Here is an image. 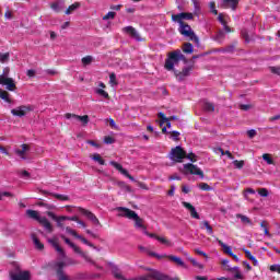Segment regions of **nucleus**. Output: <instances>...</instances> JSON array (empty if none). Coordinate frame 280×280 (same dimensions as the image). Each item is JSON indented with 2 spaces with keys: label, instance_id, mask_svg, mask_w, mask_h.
I'll return each instance as SVG.
<instances>
[{
  "label": "nucleus",
  "instance_id": "f257e3e1",
  "mask_svg": "<svg viewBox=\"0 0 280 280\" xmlns=\"http://www.w3.org/2000/svg\"><path fill=\"white\" fill-rule=\"evenodd\" d=\"M180 60H185V55H183L179 49L168 52L167 58L165 59L164 69H166V71L175 72L176 70L174 67H178Z\"/></svg>",
  "mask_w": 280,
  "mask_h": 280
},
{
  "label": "nucleus",
  "instance_id": "f03ea898",
  "mask_svg": "<svg viewBox=\"0 0 280 280\" xmlns=\"http://www.w3.org/2000/svg\"><path fill=\"white\" fill-rule=\"evenodd\" d=\"M0 84L7 86V91H16V83H14V79L10 78L9 67H5L2 74H0Z\"/></svg>",
  "mask_w": 280,
  "mask_h": 280
},
{
  "label": "nucleus",
  "instance_id": "7ed1b4c3",
  "mask_svg": "<svg viewBox=\"0 0 280 280\" xmlns=\"http://www.w3.org/2000/svg\"><path fill=\"white\" fill-rule=\"evenodd\" d=\"M11 280H30V271H22L19 264H13V270L10 271Z\"/></svg>",
  "mask_w": 280,
  "mask_h": 280
},
{
  "label": "nucleus",
  "instance_id": "20e7f679",
  "mask_svg": "<svg viewBox=\"0 0 280 280\" xmlns=\"http://www.w3.org/2000/svg\"><path fill=\"white\" fill-rule=\"evenodd\" d=\"M179 34H182V36H185L186 38H189L190 40H194V43H199L198 36H196V34L194 33L191 26L185 24V22L179 23Z\"/></svg>",
  "mask_w": 280,
  "mask_h": 280
},
{
  "label": "nucleus",
  "instance_id": "39448f33",
  "mask_svg": "<svg viewBox=\"0 0 280 280\" xmlns=\"http://www.w3.org/2000/svg\"><path fill=\"white\" fill-rule=\"evenodd\" d=\"M187 156V152L183 150L180 147H175L171 150L170 159L171 161H175V163H183V159Z\"/></svg>",
  "mask_w": 280,
  "mask_h": 280
},
{
  "label": "nucleus",
  "instance_id": "423d86ee",
  "mask_svg": "<svg viewBox=\"0 0 280 280\" xmlns=\"http://www.w3.org/2000/svg\"><path fill=\"white\" fill-rule=\"evenodd\" d=\"M65 266H67V264L62 260L56 261L52 265L54 270L57 272L58 280H69V276L65 275Z\"/></svg>",
  "mask_w": 280,
  "mask_h": 280
},
{
  "label": "nucleus",
  "instance_id": "0eeeda50",
  "mask_svg": "<svg viewBox=\"0 0 280 280\" xmlns=\"http://www.w3.org/2000/svg\"><path fill=\"white\" fill-rule=\"evenodd\" d=\"M32 110H34V106L21 105L16 108H13L11 110V115H13V117H25V115H27V113H32Z\"/></svg>",
  "mask_w": 280,
  "mask_h": 280
},
{
  "label": "nucleus",
  "instance_id": "6e6552de",
  "mask_svg": "<svg viewBox=\"0 0 280 280\" xmlns=\"http://www.w3.org/2000/svg\"><path fill=\"white\" fill-rule=\"evenodd\" d=\"M184 174H191L205 178V173H202V170L191 163L184 164Z\"/></svg>",
  "mask_w": 280,
  "mask_h": 280
},
{
  "label": "nucleus",
  "instance_id": "1a4fd4ad",
  "mask_svg": "<svg viewBox=\"0 0 280 280\" xmlns=\"http://www.w3.org/2000/svg\"><path fill=\"white\" fill-rule=\"evenodd\" d=\"M49 218H51L52 220H55V222H57V226H59L60 229H62V222H65V220H70L71 222H79L80 219H78V217H56V214H54V212H48Z\"/></svg>",
  "mask_w": 280,
  "mask_h": 280
},
{
  "label": "nucleus",
  "instance_id": "9d476101",
  "mask_svg": "<svg viewBox=\"0 0 280 280\" xmlns=\"http://www.w3.org/2000/svg\"><path fill=\"white\" fill-rule=\"evenodd\" d=\"M116 211H118V215L120 218H127L128 220H132V218H137V212H135V210H130L125 207H118L116 208Z\"/></svg>",
  "mask_w": 280,
  "mask_h": 280
},
{
  "label": "nucleus",
  "instance_id": "9b49d317",
  "mask_svg": "<svg viewBox=\"0 0 280 280\" xmlns=\"http://www.w3.org/2000/svg\"><path fill=\"white\" fill-rule=\"evenodd\" d=\"M194 19V13H178V14H174L172 15V21H174L175 23H183V21H191Z\"/></svg>",
  "mask_w": 280,
  "mask_h": 280
},
{
  "label": "nucleus",
  "instance_id": "f8f14e48",
  "mask_svg": "<svg viewBox=\"0 0 280 280\" xmlns=\"http://www.w3.org/2000/svg\"><path fill=\"white\" fill-rule=\"evenodd\" d=\"M109 165H112L113 167H115V170L120 172V174H122V176H126V178H129V180H132L135 183V177H132V175H130V173H128L126 171V168H124V166H121V164H119L115 161H112V162H109Z\"/></svg>",
  "mask_w": 280,
  "mask_h": 280
},
{
  "label": "nucleus",
  "instance_id": "ddd939ff",
  "mask_svg": "<svg viewBox=\"0 0 280 280\" xmlns=\"http://www.w3.org/2000/svg\"><path fill=\"white\" fill-rule=\"evenodd\" d=\"M124 34H127L131 38H135V40H141V36L139 35V32L132 26H126L122 28Z\"/></svg>",
  "mask_w": 280,
  "mask_h": 280
},
{
  "label": "nucleus",
  "instance_id": "4468645a",
  "mask_svg": "<svg viewBox=\"0 0 280 280\" xmlns=\"http://www.w3.org/2000/svg\"><path fill=\"white\" fill-rule=\"evenodd\" d=\"M183 207L189 211L190 217L194 218V220H200V214L198 211H196V207L191 206V203L184 201L182 202Z\"/></svg>",
  "mask_w": 280,
  "mask_h": 280
},
{
  "label": "nucleus",
  "instance_id": "2eb2a0df",
  "mask_svg": "<svg viewBox=\"0 0 280 280\" xmlns=\"http://www.w3.org/2000/svg\"><path fill=\"white\" fill-rule=\"evenodd\" d=\"M22 149H14V153L22 159V161L27 160V152H30V145L28 144H22Z\"/></svg>",
  "mask_w": 280,
  "mask_h": 280
},
{
  "label": "nucleus",
  "instance_id": "dca6fc26",
  "mask_svg": "<svg viewBox=\"0 0 280 280\" xmlns=\"http://www.w3.org/2000/svg\"><path fill=\"white\" fill-rule=\"evenodd\" d=\"M71 118L78 119V121H81L82 126H86V125L89 124V121H90L89 115L78 116V115H75V114H69V113H67V114H66V119H71Z\"/></svg>",
  "mask_w": 280,
  "mask_h": 280
},
{
  "label": "nucleus",
  "instance_id": "f3484780",
  "mask_svg": "<svg viewBox=\"0 0 280 280\" xmlns=\"http://www.w3.org/2000/svg\"><path fill=\"white\" fill-rule=\"evenodd\" d=\"M48 242L55 248V250H57V253L60 255V257L62 259H65V257H67L65 249H62V247H60V244H58V241L56 238H49Z\"/></svg>",
  "mask_w": 280,
  "mask_h": 280
},
{
  "label": "nucleus",
  "instance_id": "a211bd4d",
  "mask_svg": "<svg viewBox=\"0 0 280 280\" xmlns=\"http://www.w3.org/2000/svg\"><path fill=\"white\" fill-rule=\"evenodd\" d=\"M80 213L82 215H85V218L88 220H91V222H93V224H100V220H97V217H95V214H93V212H91V211H89V210H86L84 208H81L80 209Z\"/></svg>",
  "mask_w": 280,
  "mask_h": 280
},
{
  "label": "nucleus",
  "instance_id": "6ab92c4d",
  "mask_svg": "<svg viewBox=\"0 0 280 280\" xmlns=\"http://www.w3.org/2000/svg\"><path fill=\"white\" fill-rule=\"evenodd\" d=\"M177 80L179 82H183V80H185V78L189 77V74L191 73V67H186L183 69V71L178 72V71H175L174 72Z\"/></svg>",
  "mask_w": 280,
  "mask_h": 280
},
{
  "label": "nucleus",
  "instance_id": "aec40b11",
  "mask_svg": "<svg viewBox=\"0 0 280 280\" xmlns=\"http://www.w3.org/2000/svg\"><path fill=\"white\" fill-rule=\"evenodd\" d=\"M225 270H228V272H234V279H244L242 271H240V267L228 266L225 267Z\"/></svg>",
  "mask_w": 280,
  "mask_h": 280
},
{
  "label": "nucleus",
  "instance_id": "412c9836",
  "mask_svg": "<svg viewBox=\"0 0 280 280\" xmlns=\"http://www.w3.org/2000/svg\"><path fill=\"white\" fill-rule=\"evenodd\" d=\"M51 10H54V12H62V10H65V1L63 0H59L57 2H52L50 4Z\"/></svg>",
  "mask_w": 280,
  "mask_h": 280
},
{
  "label": "nucleus",
  "instance_id": "4be33fe9",
  "mask_svg": "<svg viewBox=\"0 0 280 280\" xmlns=\"http://www.w3.org/2000/svg\"><path fill=\"white\" fill-rule=\"evenodd\" d=\"M39 224H42L44 226V229H46V231H48L49 233H51V231H54V228L51 226V223L49 222V220L47 219V217H42L39 219Z\"/></svg>",
  "mask_w": 280,
  "mask_h": 280
},
{
  "label": "nucleus",
  "instance_id": "5701e85b",
  "mask_svg": "<svg viewBox=\"0 0 280 280\" xmlns=\"http://www.w3.org/2000/svg\"><path fill=\"white\" fill-rule=\"evenodd\" d=\"M151 277H154L155 280H180L178 278H170L167 275L160 272H153Z\"/></svg>",
  "mask_w": 280,
  "mask_h": 280
},
{
  "label": "nucleus",
  "instance_id": "b1692460",
  "mask_svg": "<svg viewBox=\"0 0 280 280\" xmlns=\"http://www.w3.org/2000/svg\"><path fill=\"white\" fill-rule=\"evenodd\" d=\"M60 237L66 244H68V246H70V248L74 250V253H80V247H78L73 242H71V240L65 236V234H61Z\"/></svg>",
  "mask_w": 280,
  "mask_h": 280
},
{
  "label": "nucleus",
  "instance_id": "393cba45",
  "mask_svg": "<svg viewBox=\"0 0 280 280\" xmlns=\"http://www.w3.org/2000/svg\"><path fill=\"white\" fill-rule=\"evenodd\" d=\"M223 5H225V8H231V10H237L240 0H223Z\"/></svg>",
  "mask_w": 280,
  "mask_h": 280
},
{
  "label": "nucleus",
  "instance_id": "a878e982",
  "mask_svg": "<svg viewBox=\"0 0 280 280\" xmlns=\"http://www.w3.org/2000/svg\"><path fill=\"white\" fill-rule=\"evenodd\" d=\"M0 100H3V102H7V104H14V101L10 98V93L2 89H0Z\"/></svg>",
  "mask_w": 280,
  "mask_h": 280
},
{
  "label": "nucleus",
  "instance_id": "bb28decb",
  "mask_svg": "<svg viewBox=\"0 0 280 280\" xmlns=\"http://www.w3.org/2000/svg\"><path fill=\"white\" fill-rule=\"evenodd\" d=\"M217 242L223 248V253H225V255H229L230 257L233 255V249L231 248V246L224 244V242L218 238H217Z\"/></svg>",
  "mask_w": 280,
  "mask_h": 280
},
{
  "label": "nucleus",
  "instance_id": "cd10ccee",
  "mask_svg": "<svg viewBox=\"0 0 280 280\" xmlns=\"http://www.w3.org/2000/svg\"><path fill=\"white\" fill-rule=\"evenodd\" d=\"M139 250L141 253H145L147 255H149L150 257H156L158 259H161L163 256L154 253V252H150V249H148V247H143V246H139Z\"/></svg>",
  "mask_w": 280,
  "mask_h": 280
},
{
  "label": "nucleus",
  "instance_id": "c85d7f7f",
  "mask_svg": "<svg viewBox=\"0 0 280 280\" xmlns=\"http://www.w3.org/2000/svg\"><path fill=\"white\" fill-rule=\"evenodd\" d=\"M90 159H92V161H94V163H97V165H104L106 163V161H104L102 159V155H100L98 153H94V154L90 155Z\"/></svg>",
  "mask_w": 280,
  "mask_h": 280
},
{
  "label": "nucleus",
  "instance_id": "c756f323",
  "mask_svg": "<svg viewBox=\"0 0 280 280\" xmlns=\"http://www.w3.org/2000/svg\"><path fill=\"white\" fill-rule=\"evenodd\" d=\"M168 259L177 264V266H182V268H187V265H185V261H183V259L178 256H168Z\"/></svg>",
  "mask_w": 280,
  "mask_h": 280
},
{
  "label": "nucleus",
  "instance_id": "7c9ffc66",
  "mask_svg": "<svg viewBox=\"0 0 280 280\" xmlns=\"http://www.w3.org/2000/svg\"><path fill=\"white\" fill-rule=\"evenodd\" d=\"M26 215H28V218H32V220H36L37 222H39L43 218L38 215V211L35 210H26Z\"/></svg>",
  "mask_w": 280,
  "mask_h": 280
},
{
  "label": "nucleus",
  "instance_id": "2f4dec72",
  "mask_svg": "<svg viewBox=\"0 0 280 280\" xmlns=\"http://www.w3.org/2000/svg\"><path fill=\"white\" fill-rule=\"evenodd\" d=\"M200 226L201 229H206L208 235H213V228L209 224V221H202Z\"/></svg>",
  "mask_w": 280,
  "mask_h": 280
},
{
  "label": "nucleus",
  "instance_id": "473e14b6",
  "mask_svg": "<svg viewBox=\"0 0 280 280\" xmlns=\"http://www.w3.org/2000/svg\"><path fill=\"white\" fill-rule=\"evenodd\" d=\"M236 218L241 220L242 224H248L249 226H253V221L248 217L244 214H236Z\"/></svg>",
  "mask_w": 280,
  "mask_h": 280
},
{
  "label": "nucleus",
  "instance_id": "72a5a7b5",
  "mask_svg": "<svg viewBox=\"0 0 280 280\" xmlns=\"http://www.w3.org/2000/svg\"><path fill=\"white\" fill-rule=\"evenodd\" d=\"M32 240L38 250H43L45 248V245H43V243H40V240H38V237H36V234L32 235Z\"/></svg>",
  "mask_w": 280,
  "mask_h": 280
},
{
  "label": "nucleus",
  "instance_id": "f704fd0d",
  "mask_svg": "<svg viewBox=\"0 0 280 280\" xmlns=\"http://www.w3.org/2000/svg\"><path fill=\"white\" fill-rule=\"evenodd\" d=\"M131 220L135 221V226L136 229H143L144 225H143V219L139 218V214H136L135 218H132Z\"/></svg>",
  "mask_w": 280,
  "mask_h": 280
},
{
  "label": "nucleus",
  "instance_id": "c9c22d12",
  "mask_svg": "<svg viewBox=\"0 0 280 280\" xmlns=\"http://www.w3.org/2000/svg\"><path fill=\"white\" fill-rule=\"evenodd\" d=\"M80 8V2H74L73 4H71L70 7H68V9L66 10V14H73V12H75V10H78Z\"/></svg>",
  "mask_w": 280,
  "mask_h": 280
},
{
  "label": "nucleus",
  "instance_id": "e433bc0d",
  "mask_svg": "<svg viewBox=\"0 0 280 280\" xmlns=\"http://www.w3.org/2000/svg\"><path fill=\"white\" fill-rule=\"evenodd\" d=\"M203 109L207 113H213V110H215V105H213V103L205 102L203 103Z\"/></svg>",
  "mask_w": 280,
  "mask_h": 280
},
{
  "label": "nucleus",
  "instance_id": "4c0bfd02",
  "mask_svg": "<svg viewBox=\"0 0 280 280\" xmlns=\"http://www.w3.org/2000/svg\"><path fill=\"white\" fill-rule=\"evenodd\" d=\"M77 253L81 255V257L84 258V260L88 261V264L95 265V261H93V258L86 255V253H83L82 249H80V252H77Z\"/></svg>",
  "mask_w": 280,
  "mask_h": 280
},
{
  "label": "nucleus",
  "instance_id": "58836bf2",
  "mask_svg": "<svg viewBox=\"0 0 280 280\" xmlns=\"http://www.w3.org/2000/svg\"><path fill=\"white\" fill-rule=\"evenodd\" d=\"M215 153L221 154V156H224V154H226V156H229L231 160H233V154L231 153V151L224 152V149L218 148V149H215Z\"/></svg>",
  "mask_w": 280,
  "mask_h": 280
},
{
  "label": "nucleus",
  "instance_id": "ea45409f",
  "mask_svg": "<svg viewBox=\"0 0 280 280\" xmlns=\"http://www.w3.org/2000/svg\"><path fill=\"white\" fill-rule=\"evenodd\" d=\"M191 3L194 5V14H196V16H198V14H200V2H198V0H191Z\"/></svg>",
  "mask_w": 280,
  "mask_h": 280
},
{
  "label": "nucleus",
  "instance_id": "a19ab883",
  "mask_svg": "<svg viewBox=\"0 0 280 280\" xmlns=\"http://www.w3.org/2000/svg\"><path fill=\"white\" fill-rule=\"evenodd\" d=\"M183 51L184 54H194V45L191 43L184 44Z\"/></svg>",
  "mask_w": 280,
  "mask_h": 280
},
{
  "label": "nucleus",
  "instance_id": "79ce46f5",
  "mask_svg": "<svg viewBox=\"0 0 280 280\" xmlns=\"http://www.w3.org/2000/svg\"><path fill=\"white\" fill-rule=\"evenodd\" d=\"M83 67H89L93 62V56H85L81 59Z\"/></svg>",
  "mask_w": 280,
  "mask_h": 280
},
{
  "label": "nucleus",
  "instance_id": "37998d69",
  "mask_svg": "<svg viewBox=\"0 0 280 280\" xmlns=\"http://www.w3.org/2000/svg\"><path fill=\"white\" fill-rule=\"evenodd\" d=\"M225 36L224 31H219L214 37V40H217V43H222Z\"/></svg>",
  "mask_w": 280,
  "mask_h": 280
},
{
  "label": "nucleus",
  "instance_id": "c03bdc74",
  "mask_svg": "<svg viewBox=\"0 0 280 280\" xmlns=\"http://www.w3.org/2000/svg\"><path fill=\"white\" fill-rule=\"evenodd\" d=\"M222 54H233L235 51V44L226 46L225 48L221 49Z\"/></svg>",
  "mask_w": 280,
  "mask_h": 280
},
{
  "label": "nucleus",
  "instance_id": "a18cd8bd",
  "mask_svg": "<svg viewBox=\"0 0 280 280\" xmlns=\"http://www.w3.org/2000/svg\"><path fill=\"white\" fill-rule=\"evenodd\" d=\"M262 161H266L267 165H275V161L270 158V154L264 153Z\"/></svg>",
  "mask_w": 280,
  "mask_h": 280
},
{
  "label": "nucleus",
  "instance_id": "49530a36",
  "mask_svg": "<svg viewBox=\"0 0 280 280\" xmlns=\"http://www.w3.org/2000/svg\"><path fill=\"white\" fill-rule=\"evenodd\" d=\"M10 61V52L1 54L0 55V62L5 65V62Z\"/></svg>",
  "mask_w": 280,
  "mask_h": 280
},
{
  "label": "nucleus",
  "instance_id": "de8ad7c7",
  "mask_svg": "<svg viewBox=\"0 0 280 280\" xmlns=\"http://www.w3.org/2000/svg\"><path fill=\"white\" fill-rule=\"evenodd\" d=\"M155 240H158V242L161 244H165V246H172V242L167 241V238L163 236H155Z\"/></svg>",
  "mask_w": 280,
  "mask_h": 280
},
{
  "label": "nucleus",
  "instance_id": "09e8293b",
  "mask_svg": "<svg viewBox=\"0 0 280 280\" xmlns=\"http://www.w3.org/2000/svg\"><path fill=\"white\" fill-rule=\"evenodd\" d=\"M109 84L110 86H117V75L115 73L109 74Z\"/></svg>",
  "mask_w": 280,
  "mask_h": 280
},
{
  "label": "nucleus",
  "instance_id": "8fccbe9b",
  "mask_svg": "<svg viewBox=\"0 0 280 280\" xmlns=\"http://www.w3.org/2000/svg\"><path fill=\"white\" fill-rule=\"evenodd\" d=\"M86 143L89 145H92V148H95L96 150H100V148H102V144L97 143L95 140H88Z\"/></svg>",
  "mask_w": 280,
  "mask_h": 280
},
{
  "label": "nucleus",
  "instance_id": "3c124183",
  "mask_svg": "<svg viewBox=\"0 0 280 280\" xmlns=\"http://www.w3.org/2000/svg\"><path fill=\"white\" fill-rule=\"evenodd\" d=\"M199 189H202V191H211V186L207 183L199 184Z\"/></svg>",
  "mask_w": 280,
  "mask_h": 280
},
{
  "label": "nucleus",
  "instance_id": "603ef678",
  "mask_svg": "<svg viewBox=\"0 0 280 280\" xmlns=\"http://www.w3.org/2000/svg\"><path fill=\"white\" fill-rule=\"evenodd\" d=\"M258 194H259V196H261V198H268V196H269L268 189H266V188H260L258 190Z\"/></svg>",
  "mask_w": 280,
  "mask_h": 280
},
{
  "label": "nucleus",
  "instance_id": "864d4df0",
  "mask_svg": "<svg viewBox=\"0 0 280 280\" xmlns=\"http://www.w3.org/2000/svg\"><path fill=\"white\" fill-rule=\"evenodd\" d=\"M210 12L217 16L218 10L215 9V2L211 1L209 3Z\"/></svg>",
  "mask_w": 280,
  "mask_h": 280
},
{
  "label": "nucleus",
  "instance_id": "5fc2aeb1",
  "mask_svg": "<svg viewBox=\"0 0 280 280\" xmlns=\"http://www.w3.org/2000/svg\"><path fill=\"white\" fill-rule=\"evenodd\" d=\"M66 232H68L69 235H72L73 237H78L80 235V234H78V232H75V230H73L69 226L66 228Z\"/></svg>",
  "mask_w": 280,
  "mask_h": 280
},
{
  "label": "nucleus",
  "instance_id": "6e6d98bb",
  "mask_svg": "<svg viewBox=\"0 0 280 280\" xmlns=\"http://www.w3.org/2000/svg\"><path fill=\"white\" fill-rule=\"evenodd\" d=\"M233 165H234V167H236L237 170H242V167H244V161H237V160H235V161L233 162Z\"/></svg>",
  "mask_w": 280,
  "mask_h": 280
},
{
  "label": "nucleus",
  "instance_id": "4d7b16f0",
  "mask_svg": "<svg viewBox=\"0 0 280 280\" xmlns=\"http://www.w3.org/2000/svg\"><path fill=\"white\" fill-rule=\"evenodd\" d=\"M95 93H96V95H100L101 97H106V91H104L103 89L96 88Z\"/></svg>",
  "mask_w": 280,
  "mask_h": 280
},
{
  "label": "nucleus",
  "instance_id": "13d9d810",
  "mask_svg": "<svg viewBox=\"0 0 280 280\" xmlns=\"http://www.w3.org/2000/svg\"><path fill=\"white\" fill-rule=\"evenodd\" d=\"M195 253L197 255H200L201 257H205L206 259H209V256L207 255V253H205L203 250H201L200 248H196Z\"/></svg>",
  "mask_w": 280,
  "mask_h": 280
},
{
  "label": "nucleus",
  "instance_id": "bf43d9fd",
  "mask_svg": "<svg viewBox=\"0 0 280 280\" xmlns=\"http://www.w3.org/2000/svg\"><path fill=\"white\" fill-rule=\"evenodd\" d=\"M77 240H80L83 244H85L86 246H93L92 244H91V242H89V240H86V238H84L82 235H79L78 237H77Z\"/></svg>",
  "mask_w": 280,
  "mask_h": 280
},
{
  "label": "nucleus",
  "instance_id": "052dcab7",
  "mask_svg": "<svg viewBox=\"0 0 280 280\" xmlns=\"http://www.w3.org/2000/svg\"><path fill=\"white\" fill-rule=\"evenodd\" d=\"M54 197L57 198V200H69V197L66 195L54 194Z\"/></svg>",
  "mask_w": 280,
  "mask_h": 280
},
{
  "label": "nucleus",
  "instance_id": "680f3d73",
  "mask_svg": "<svg viewBox=\"0 0 280 280\" xmlns=\"http://www.w3.org/2000/svg\"><path fill=\"white\" fill-rule=\"evenodd\" d=\"M247 136L249 137V139H254V137H257V130L255 129L248 130Z\"/></svg>",
  "mask_w": 280,
  "mask_h": 280
},
{
  "label": "nucleus",
  "instance_id": "e2e57ef3",
  "mask_svg": "<svg viewBox=\"0 0 280 280\" xmlns=\"http://www.w3.org/2000/svg\"><path fill=\"white\" fill-rule=\"evenodd\" d=\"M179 137H180V132H178V131L172 132L171 138L173 139V141H178Z\"/></svg>",
  "mask_w": 280,
  "mask_h": 280
},
{
  "label": "nucleus",
  "instance_id": "0e129e2a",
  "mask_svg": "<svg viewBox=\"0 0 280 280\" xmlns=\"http://www.w3.org/2000/svg\"><path fill=\"white\" fill-rule=\"evenodd\" d=\"M270 270L271 272H278L280 275V265H272Z\"/></svg>",
  "mask_w": 280,
  "mask_h": 280
},
{
  "label": "nucleus",
  "instance_id": "69168bd1",
  "mask_svg": "<svg viewBox=\"0 0 280 280\" xmlns=\"http://www.w3.org/2000/svg\"><path fill=\"white\" fill-rule=\"evenodd\" d=\"M115 141H116L115 138H113L110 136L106 137V144L107 145H110V144L115 143Z\"/></svg>",
  "mask_w": 280,
  "mask_h": 280
},
{
  "label": "nucleus",
  "instance_id": "338daca9",
  "mask_svg": "<svg viewBox=\"0 0 280 280\" xmlns=\"http://www.w3.org/2000/svg\"><path fill=\"white\" fill-rule=\"evenodd\" d=\"M243 252L245 253V257H247V259L250 260L254 257L250 250L243 248Z\"/></svg>",
  "mask_w": 280,
  "mask_h": 280
},
{
  "label": "nucleus",
  "instance_id": "774afa93",
  "mask_svg": "<svg viewBox=\"0 0 280 280\" xmlns=\"http://www.w3.org/2000/svg\"><path fill=\"white\" fill-rule=\"evenodd\" d=\"M270 71L271 73H276L277 75H280V67H271Z\"/></svg>",
  "mask_w": 280,
  "mask_h": 280
}]
</instances>
